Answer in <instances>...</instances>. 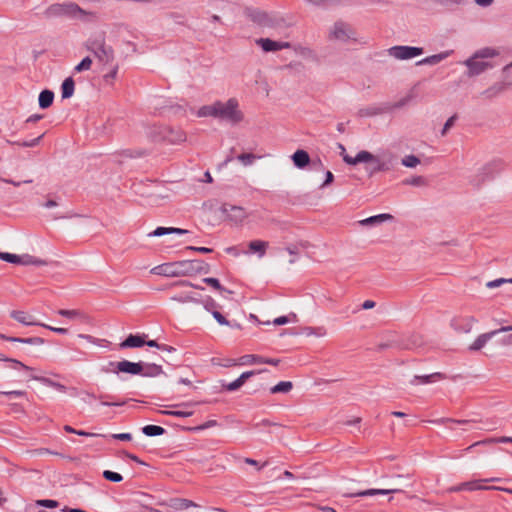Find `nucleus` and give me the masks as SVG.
Returning <instances> with one entry per match:
<instances>
[{"instance_id":"864d4df0","label":"nucleus","mask_w":512,"mask_h":512,"mask_svg":"<svg viewBox=\"0 0 512 512\" xmlns=\"http://www.w3.org/2000/svg\"><path fill=\"white\" fill-rule=\"evenodd\" d=\"M222 210L225 213H228L229 211H234V212L237 213L236 216L239 217V218H242L243 215H244L242 208L237 207V206H227V205H224Z\"/></svg>"},{"instance_id":"f8f14e48","label":"nucleus","mask_w":512,"mask_h":512,"mask_svg":"<svg viewBox=\"0 0 512 512\" xmlns=\"http://www.w3.org/2000/svg\"><path fill=\"white\" fill-rule=\"evenodd\" d=\"M110 366H116V373L122 372L131 375H138L142 372L141 362H131L128 360H122L119 362H109Z\"/></svg>"},{"instance_id":"774afa93","label":"nucleus","mask_w":512,"mask_h":512,"mask_svg":"<svg viewBox=\"0 0 512 512\" xmlns=\"http://www.w3.org/2000/svg\"><path fill=\"white\" fill-rule=\"evenodd\" d=\"M311 168L315 171H321L324 169V166L321 160H317L311 162Z\"/></svg>"},{"instance_id":"052dcab7","label":"nucleus","mask_w":512,"mask_h":512,"mask_svg":"<svg viewBox=\"0 0 512 512\" xmlns=\"http://www.w3.org/2000/svg\"><path fill=\"white\" fill-rule=\"evenodd\" d=\"M42 327L46 328V329H49L55 333H58V334H66L68 332V330L66 328H62V327H53V326H50V325H47V324H43L41 325Z\"/></svg>"},{"instance_id":"f03ea898","label":"nucleus","mask_w":512,"mask_h":512,"mask_svg":"<svg viewBox=\"0 0 512 512\" xmlns=\"http://www.w3.org/2000/svg\"><path fill=\"white\" fill-rule=\"evenodd\" d=\"M498 55L499 52L491 47H484L475 51L463 62V65L467 68V76L476 77L493 69L496 66L494 59Z\"/></svg>"},{"instance_id":"f704fd0d","label":"nucleus","mask_w":512,"mask_h":512,"mask_svg":"<svg viewBox=\"0 0 512 512\" xmlns=\"http://www.w3.org/2000/svg\"><path fill=\"white\" fill-rule=\"evenodd\" d=\"M203 282L210 285L211 287H213L214 289L220 291L222 294L224 293H228V294H231L232 292L226 288H224L218 279L216 278H213V277H207V278H204L203 279Z\"/></svg>"},{"instance_id":"680f3d73","label":"nucleus","mask_w":512,"mask_h":512,"mask_svg":"<svg viewBox=\"0 0 512 512\" xmlns=\"http://www.w3.org/2000/svg\"><path fill=\"white\" fill-rule=\"evenodd\" d=\"M487 442L489 443H512V437H499L489 439Z\"/></svg>"},{"instance_id":"a211bd4d","label":"nucleus","mask_w":512,"mask_h":512,"mask_svg":"<svg viewBox=\"0 0 512 512\" xmlns=\"http://www.w3.org/2000/svg\"><path fill=\"white\" fill-rule=\"evenodd\" d=\"M260 372L261 371H246V372H243L236 380L228 383L224 387L228 391H236L245 383V381L247 379H249L253 375H255L257 373H260Z\"/></svg>"},{"instance_id":"6ab92c4d","label":"nucleus","mask_w":512,"mask_h":512,"mask_svg":"<svg viewBox=\"0 0 512 512\" xmlns=\"http://www.w3.org/2000/svg\"><path fill=\"white\" fill-rule=\"evenodd\" d=\"M249 251L244 252L245 254H257L259 258H262L266 254L268 242L262 240H253L248 245Z\"/></svg>"},{"instance_id":"69168bd1","label":"nucleus","mask_w":512,"mask_h":512,"mask_svg":"<svg viewBox=\"0 0 512 512\" xmlns=\"http://www.w3.org/2000/svg\"><path fill=\"white\" fill-rule=\"evenodd\" d=\"M188 250H193V251H197V252H200V253H211L212 252V249L211 248H208V247H194V246H189L187 247Z\"/></svg>"},{"instance_id":"338daca9","label":"nucleus","mask_w":512,"mask_h":512,"mask_svg":"<svg viewBox=\"0 0 512 512\" xmlns=\"http://www.w3.org/2000/svg\"><path fill=\"white\" fill-rule=\"evenodd\" d=\"M41 137L42 136H39V137H37L35 139H32L30 141H25V142L22 143V146H24V147H34V146H36L39 143Z\"/></svg>"},{"instance_id":"e433bc0d","label":"nucleus","mask_w":512,"mask_h":512,"mask_svg":"<svg viewBox=\"0 0 512 512\" xmlns=\"http://www.w3.org/2000/svg\"><path fill=\"white\" fill-rule=\"evenodd\" d=\"M9 341L13 342H21V343H28V344H34V345H40L44 343V340L39 337H32V338H16V337H10L7 338Z\"/></svg>"},{"instance_id":"5701e85b","label":"nucleus","mask_w":512,"mask_h":512,"mask_svg":"<svg viewBox=\"0 0 512 512\" xmlns=\"http://www.w3.org/2000/svg\"><path fill=\"white\" fill-rule=\"evenodd\" d=\"M444 376L442 373H439V372H436V373H432V374H429V375H416L414 376L413 380L411 381L412 384L414 385H417V384H429V383H434L436 381H439L441 379H443Z\"/></svg>"},{"instance_id":"7ed1b4c3","label":"nucleus","mask_w":512,"mask_h":512,"mask_svg":"<svg viewBox=\"0 0 512 512\" xmlns=\"http://www.w3.org/2000/svg\"><path fill=\"white\" fill-rule=\"evenodd\" d=\"M343 161L348 165H357L359 163L369 164L367 170L370 174L389 171L393 167L394 156L391 153H383L382 156H375L369 151L362 150L355 157L343 155Z\"/></svg>"},{"instance_id":"4468645a","label":"nucleus","mask_w":512,"mask_h":512,"mask_svg":"<svg viewBox=\"0 0 512 512\" xmlns=\"http://www.w3.org/2000/svg\"><path fill=\"white\" fill-rule=\"evenodd\" d=\"M10 315L13 319H15L19 323L26 325V326H33V325L41 326V325H43V323L36 321L31 314H29L25 311H12Z\"/></svg>"},{"instance_id":"603ef678","label":"nucleus","mask_w":512,"mask_h":512,"mask_svg":"<svg viewBox=\"0 0 512 512\" xmlns=\"http://www.w3.org/2000/svg\"><path fill=\"white\" fill-rule=\"evenodd\" d=\"M0 394L5 395L9 398H18V397H23L26 395V393L21 390L3 391V392H0Z\"/></svg>"},{"instance_id":"473e14b6","label":"nucleus","mask_w":512,"mask_h":512,"mask_svg":"<svg viewBox=\"0 0 512 512\" xmlns=\"http://www.w3.org/2000/svg\"><path fill=\"white\" fill-rule=\"evenodd\" d=\"M292 387H293L292 382H290V381H281L278 384H276L275 386L271 387L270 392L272 394L288 393V392L291 391Z\"/></svg>"},{"instance_id":"4d7b16f0","label":"nucleus","mask_w":512,"mask_h":512,"mask_svg":"<svg viewBox=\"0 0 512 512\" xmlns=\"http://www.w3.org/2000/svg\"><path fill=\"white\" fill-rule=\"evenodd\" d=\"M39 506L46 507V508H54L57 506V502L55 500L45 499V500H39L37 502Z\"/></svg>"},{"instance_id":"5fc2aeb1","label":"nucleus","mask_w":512,"mask_h":512,"mask_svg":"<svg viewBox=\"0 0 512 512\" xmlns=\"http://www.w3.org/2000/svg\"><path fill=\"white\" fill-rule=\"evenodd\" d=\"M110 438L120 440V441H130L132 439V434L130 433H116L109 435Z\"/></svg>"},{"instance_id":"6e6d98bb","label":"nucleus","mask_w":512,"mask_h":512,"mask_svg":"<svg viewBox=\"0 0 512 512\" xmlns=\"http://www.w3.org/2000/svg\"><path fill=\"white\" fill-rule=\"evenodd\" d=\"M334 180V175L332 174L331 171L327 170L325 172V180L324 182L320 185V188L321 189H324L325 187H327L328 185H330Z\"/></svg>"},{"instance_id":"bb28decb","label":"nucleus","mask_w":512,"mask_h":512,"mask_svg":"<svg viewBox=\"0 0 512 512\" xmlns=\"http://www.w3.org/2000/svg\"><path fill=\"white\" fill-rule=\"evenodd\" d=\"M76 8L78 9V11L73 10L71 18L79 19L82 21H93L97 18V14L95 12L85 11L77 4Z\"/></svg>"},{"instance_id":"c03bdc74","label":"nucleus","mask_w":512,"mask_h":512,"mask_svg":"<svg viewBox=\"0 0 512 512\" xmlns=\"http://www.w3.org/2000/svg\"><path fill=\"white\" fill-rule=\"evenodd\" d=\"M171 300L179 303L197 302V300L190 294H179L171 297Z\"/></svg>"},{"instance_id":"e2e57ef3","label":"nucleus","mask_w":512,"mask_h":512,"mask_svg":"<svg viewBox=\"0 0 512 512\" xmlns=\"http://www.w3.org/2000/svg\"><path fill=\"white\" fill-rule=\"evenodd\" d=\"M76 434L79 436H85V437H106V435H103V434L86 432L84 430H78L76 432Z\"/></svg>"},{"instance_id":"20e7f679","label":"nucleus","mask_w":512,"mask_h":512,"mask_svg":"<svg viewBox=\"0 0 512 512\" xmlns=\"http://www.w3.org/2000/svg\"><path fill=\"white\" fill-rule=\"evenodd\" d=\"M328 39L342 44L354 43L357 41V33L350 23L337 20L328 30Z\"/></svg>"},{"instance_id":"c756f323","label":"nucleus","mask_w":512,"mask_h":512,"mask_svg":"<svg viewBox=\"0 0 512 512\" xmlns=\"http://www.w3.org/2000/svg\"><path fill=\"white\" fill-rule=\"evenodd\" d=\"M198 117H214L216 118V102L210 105H204L196 112Z\"/></svg>"},{"instance_id":"dca6fc26","label":"nucleus","mask_w":512,"mask_h":512,"mask_svg":"<svg viewBox=\"0 0 512 512\" xmlns=\"http://www.w3.org/2000/svg\"><path fill=\"white\" fill-rule=\"evenodd\" d=\"M400 489H367L356 493L346 494L349 497H367L375 495H388L400 492Z\"/></svg>"},{"instance_id":"4be33fe9","label":"nucleus","mask_w":512,"mask_h":512,"mask_svg":"<svg viewBox=\"0 0 512 512\" xmlns=\"http://www.w3.org/2000/svg\"><path fill=\"white\" fill-rule=\"evenodd\" d=\"M506 88V84L504 82H496L488 87L481 93V96L485 99H492L500 95Z\"/></svg>"},{"instance_id":"9d476101","label":"nucleus","mask_w":512,"mask_h":512,"mask_svg":"<svg viewBox=\"0 0 512 512\" xmlns=\"http://www.w3.org/2000/svg\"><path fill=\"white\" fill-rule=\"evenodd\" d=\"M509 331H512V326H505L501 327L500 329L483 333L475 339V341L470 345L469 349L471 351H478L482 349L489 341L494 339L496 336Z\"/></svg>"},{"instance_id":"7c9ffc66","label":"nucleus","mask_w":512,"mask_h":512,"mask_svg":"<svg viewBox=\"0 0 512 512\" xmlns=\"http://www.w3.org/2000/svg\"><path fill=\"white\" fill-rule=\"evenodd\" d=\"M263 357L254 354L243 355L239 358V365L262 364Z\"/></svg>"},{"instance_id":"cd10ccee","label":"nucleus","mask_w":512,"mask_h":512,"mask_svg":"<svg viewBox=\"0 0 512 512\" xmlns=\"http://www.w3.org/2000/svg\"><path fill=\"white\" fill-rule=\"evenodd\" d=\"M7 362L10 364V368L11 369H14V370H18V371H23L25 373V375L30 379V376L31 375H35L34 374V368L32 367H29L25 364H23L22 362L16 360V359H7Z\"/></svg>"},{"instance_id":"6e6552de","label":"nucleus","mask_w":512,"mask_h":512,"mask_svg":"<svg viewBox=\"0 0 512 512\" xmlns=\"http://www.w3.org/2000/svg\"><path fill=\"white\" fill-rule=\"evenodd\" d=\"M390 57L396 60H410L424 53L423 48L415 46L396 45L387 50Z\"/></svg>"},{"instance_id":"79ce46f5","label":"nucleus","mask_w":512,"mask_h":512,"mask_svg":"<svg viewBox=\"0 0 512 512\" xmlns=\"http://www.w3.org/2000/svg\"><path fill=\"white\" fill-rule=\"evenodd\" d=\"M20 263L21 265H41L43 264V261L39 260V259H35L34 257L30 256V255H22L20 256Z\"/></svg>"},{"instance_id":"a19ab883","label":"nucleus","mask_w":512,"mask_h":512,"mask_svg":"<svg viewBox=\"0 0 512 512\" xmlns=\"http://www.w3.org/2000/svg\"><path fill=\"white\" fill-rule=\"evenodd\" d=\"M91 65H92V60L90 57H85L82 59V61L77 64L74 68L75 72H82V71H87L91 68Z\"/></svg>"},{"instance_id":"3c124183","label":"nucleus","mask_w":512,"mask_h":512,"mask_svg":"<svg viewBox=\"0 0 512 512\" xmlns=\"http://www.w3.org/2000/svg\"><path fill=\"white\" fill-rule=\"evenodd\" d=\"M212 316L219 325H230V321H228L219 311H212Z\"/></svg>"},{"instance_id":"09e8293b","label":"nucleus","mask_w":512,"mask_h":512,"mask_svg":"<svg viewBox=\"0 0 512 512\" xmlns=\"http://www.w3.org/2000/svg\"><path fill=\"white\" fill-rule=\"evenodd\" d=\"M203 306L206 311L212 314V311H217L218 304L210 297L203 301Z\"/></svg>"},{"instance_id":"2eb2a0df","label":"nucleus","mask_w":512,"mask_h":512,"mask_svg":"<svg viewBox=\"0 0 512 512\" xmlns=\"http://www.w3.org/2000/svg\"><path fill=\"white\" fill-rule=\"evenodd\" d=\"M145 334H130L123 342L120 343V348H139L145 344Z\"/></svg>"},{"instance_id":"a18cd8bd","label":"nucleus","mask_w":512,"mask_h":512,"mask_svg":"<svg viewBox=\"0 0 512 512\" xmlns=\"http://www.w3.org/2000/svg\"><path fill=\"white\" fill-rule=\"evenodd\" d=\"M404 183L411 186H423L426 184V181L422 176H414L412 178L406 179Z\"/></svg>"},{"instance_id":"58836bf2","label":"nucleus","mask_w":512,"mask_h":512,"mask_svg":"<svg viewBox=\"0 0 512 512\" xmlns=\"http://www.w3.org/2000/svg\"><path fill=\"white\" fill-rule=\"evenodd\" d=\"M0 260L13 263V264H19L20 263V255L8 253V252H0Z\"/></svg>"},{"instance_id":"8fccbe9b","label":"nucleus","mask_w":512,"mask_h":512,"mask_svg":"<svg viewBox=\"0 0 512 512\" xmlns=\"http://www.w3.org/2000/svg\"><path fill=\"white\" fill-rule=\"evenodd\" d=\"M456 119H457L456 115H453L447 119V121L445 122V124L441 130V136H445L447 134L449 129L455 124Z\"/></svg>"},{"instance_id":"c9c22d12","label":"nucleus","mask_w":512,"mask_h":512,"mask_svg":"<svg viewBox=\"0 0 512 512\" xmlns=\"http://www.w3.org/2000/svg\"><path fill=\"white\" fill-rule=\"evenodd\" d=\"M401 163L407 168H415L420 164V159L415 155H407L402 158Z\"/></svg>"},{"instance_id":"b1692460","label":"nucleus","mask_w":512,"mask_h":512,"mask_svg":"<svg viewBox=\"0 0 512 512\" xmlns=\"http://www.w3.org/2000/svg\"><path fill=\"white\" fill-rule=\"evenodd\" d=\"M57 314L70 320L84 321L86 319V315L82 311L76 309H60L57 311Z\"/></svg>"},{"instance_id":"393cba45","label":"nucleus","mask_w":512,"mask_h":512,"mask_svg":"<svg viewBox=\"0 0 512 512\" xmlns=\"http://www.w3.org/2000/svg\"><path fill=\"white\" fill-rule=\"evenodd\" d=\"M54 100V93L51 90H43L39 94L38 103L39 107L42 109H47L50 107Z\"/></svg>"},{"instance_id":"2f4dec72","label":"nucleus","mask_w":512,"mask_h":512,"mask_svg":"<svg viewBox=\"0 0 512 512\" xmlns=\"http://www.w3.org/2000/svg\"><path fill=\"white\" fill-rule=\"evenodd\" d=\"M143 434L149 437L160 436L165 433V429L157 425H146L142 428Z\"/></svg>"},{"instance_id":"412c9836","label":"nucleus","mask_w":512,"mask_h":512,"mask_svg":"<svg viewBox=\"0 0 512 512\" xmlns=\"http://www.w3.org/2000/svg\"><path fill=\"white\" fill-rule=\"evenodd\" d=\"M452 53L453 51L449 50L425 57L422 60L418 61L417 65H436L441 61L445 60L446 58H448Z\"/></svg>"},{"instance_id":"ea45409f","label":"nucleus","mask_w":512,"mask_h":512,"mask_svg":"<svg viewBox=\"0 0 512 512\" xmlns=\"http://www.w3.org/2000/svg\"><path fill=\"white\" fill-rule=\"evenodd\" d=\"M103 477L106 480L115 482V483L121 482L123 480V477L121 474L114 472V471H110V470H105L103 472Z\"/></svg>"},{"instance_id":"c85d7f7f","label":"nucleus","mask_w":512,"mask_h":512,"mask_svg":"<svg viewBox=\"0 0 512 512\" xmlns=\"http://www.w3.org/2000/svg\"><path fill=\"white\" fill-rule=\"evenodd\" d=\"M495 479H480V480H473L464 482L465 491H476V490H483L488 489V487L484 486L483 483L485 482H491Z\"/></svg>"},{"instance_id":"39448f33","label":"nucleus","mask_w":512,"mask_h":512,"mask_svg":"<svg viewBox=\"0 0 512 512\" xmlns=\"http://www.w3.org/2000/svg\"><path fill=\"white\" fill-rule=\"evenodd\" d=\"M216 118L237 124L243 120V113L239 109V102L236 98H230L225 102L216 101Z\"/></svg>"},{"instance_id":"423d86ee","label":"nucleus","mask_w":512,"mask_h":512,"mask_svg":"<svg viewBox=\"0 0 512 512\" xmlns=\"http://www.w3.org/2000/svg\"><path fill=\"white\" fill-rule=\"evenodd\" d=\"M87 48L103 64L111 63L114 60V50L106 44L104 35H98L87 42Z\"/></svg>"},{"instance_id":"bf43d9fd","label":"nucleus","mask_w":512,"mask_h":512,"mask_svg":"<svg viewBox=\"0 0 512 512\" xmlns=\"http://www.w3.org/2000/svg\"><path fill=\"white\" fill-rule=\"evenodd\" d=\"M507 282V279H504V278H499V279H495L493 281H489L487 283V287L488 288H496V287H499L501 286L503 283H506Z\"/></svg>"},{"instance_id":"f257e3e1","label":"nucleus","mask_w":512,"mask_h":512,"mask_svg":"<svg viewBox=\"0 0 512 512\" xmlns=\"http://www.w3.org/2000/svg\"><path fill=\"white\" fill-rule=\"evenodd\" d=\"M208 271V264L201 260H183L173 263H165L152 269V273L167 277L207 273Z\"/></svg>"},{"instance_id":"a878e982","label":"nucleus","mask_w":512,"mask_h":512,"mask_svg":"<svg viewBox=\"0 0 512 512\" xmlns=\"http://www.w3.org/2000/svg\"><path fill=\"white\" fill-rule=\"evenodd\" d=\"M75 91V83L72 77L66 78L61 85V96L63 99L71 98Z\"/></svg>"},{"instance_id":"4c0bfd02","label":"nucleus","mask_w":512,"mask_h":512,"mask_svg":"<svg viewBox=\"0 0 512 512\" xmlns=\"http://www.w3.org/2000/svg\"><path fill=\"white\" fill-rule=\"evenodd\" d=\"M257 158L259 157L252 153H243L237 156L238 161H240L244 166L252 165Z\"/></svg>"},{"instance_id":"ddd939ff","label":"nucleus","mask_w":512,"mask_h":512,"mask_svg":"<svg viewBox=\"0 0 512 512\" xmlns=\"http://www.w3.org/2000/svg\"><path fill=\"white\" fill-rule=\"evenodd\" d=\"M255 43L261 47L264 52H275L290 47L288 42L274 41L269 38H259Z\"/></svg>"},{"instance_id":"1a4fd4ad","label":"nucleus","mask_w":512,"mask_h":512,"mask_svg":"<svg viewBox=\"0 0 512 512\" xmlns=\"http://www.w3.org/2000/svg\"><path fill=\"white\" fill-rule=\"evenodd\" d=\"M74 11H78L76 3H56L50 5L44 12L46 18H57L62 16L71 17Z\"/></svg>"},{"instance_id":"0e129e2a","label":"nucleus","mask_w":512,"mask_h":512,"mask_svg":"<svg viewBox=\"0 0 512 512\" xmlns=\"http://www.w3.org/2000/svg\"><path fill=\"white\" fill-rule=\"evenodd\" d=\"M291 320L288 316H280L273 320L274 325H284L289 323Z\"/></svg>"},{"instance_id":"9b49d317","label":"nucleus","mask_w":512,"mask_h":512,"mask_svg":"<svg viewBox=\"0 0 512 512\" xmlns=\"http://www.w3.org/2000/svg\"><path fill=\"white\" fill-rule=\"evenodd\" d=\"M194 403L185 402L171 406L169 409L159 410V413L167 416H174L178 418H188L194 414L192 407Z\"/></svg>"},{"instance_id":"37998d69","label":"nucleus","mask_w":512,"mask_h":512,"mask_svg":"<svg viewBox=\"0 0 512 512\" xmlns=\"http://www.w3.org/2000/svg\"><path fill=\"white\" fill-rule=\"evenodd\" d=\"M496 344L500 346H507L512 344V334L505 335L504 333L495 337Z\"/></svg>"},{"instance_id":"72a5a7b5","label":"nucleus","mask_w":512,"mask_h":512,"mask_svg":"<svg viewBox=\"0 0 512 512\" xmlns=\"http://www.w3.org/2000/svg\"><path fill=\"white\" fill-rule=\"evenodd\" d=\"M30 379L32 380H38V381H41L43 384L45 385H48V386H51L55 389H57L58 391H61V392H64L66 390L65 386L60 384V383H57V382H54L48 378H41L37 375H31L30 376Z\"/></svg>"},{"instance_id":"13d9d810","label":"nucleus","mask_w":512,"mask_h":512,"mask_svg":"<svg viewBox=\"0 0 512 512\" xmlns=\"http://www.w3.org/2000/svg\"><path fill=\"white\" fill-rule=\"evenodd\" d=\"M117 72H118V66H114L113 69L104 76V80L106 82H112L116 78Z\"/></svg>"},{"instance_id":"de8ad7c7","label":"nucleus","mask_w":512,"mask_h":512,"mask_svg":"<svg viewBox=\"0 0 512 512\" xmlns=\"http://www.w3.org/2000/svg\"><path fill=\"white\" fill-rule=\"evenodd\" d=\"M78 337L86 340L87 342H89L91 344L98 345V346H104L103 343L105 342V340L95 338L91 335L79 334Z\"/></svg>"},{"instance_id":"0eeeda50","label":"nucleus","mask_w":512,"mask_h":512,"mask_svg":"<svg viewBox=\"0 0 512 512\" xmlns=\"http://www.w3.org/2000/svg\"><path fill=\"white\" fill-rule=\"evenodd\" d=\"M150 135L155 141H166L170 144H178L186 140L185 132L178 128L155 127Z\"/></svg>"},{"instance_id":"aec40b11","label":"nucleus","mask_w":512,"mask_h":512,"mask_svg":"<svg viewBox=\"0 0 512 512\" xmlns=\"http://www.w3.org/2000/svg\"><path fill=\"white\" fill-rule=\"evenodd\" d=\"M291 159L298 169H303L310 164V156L305 150H297L292 154Z\"/></svg>"},{"instance_id":"49530a36","label":"nucleus","mask_w":512,"mask_h":512,"mask_svg":"<svg viewBox=\"0 0 512 512\" xmlns=\"http://www.w3.org/2000/svg\"><path fill=\"white\" fill-rule=\"evenodd\" d=\"M170 234V227H157L148 234L149 237H161Z\"/></svg>"},{"instance_id":"f3484780","label":"nucleus","mask_w":512,"mask_h":512,"mask_svg":"<svg viewBox=\"0 0 512 512\" xmlns=\"http://www.w3.org/2000/svg\"><path fill=\"white\" fill-rule=\"evenodd\" d=\"M392 219L393 216L391 214L382 213L360 220L359 224L362 226H377Z\"/></svg>"}]
</instances>
